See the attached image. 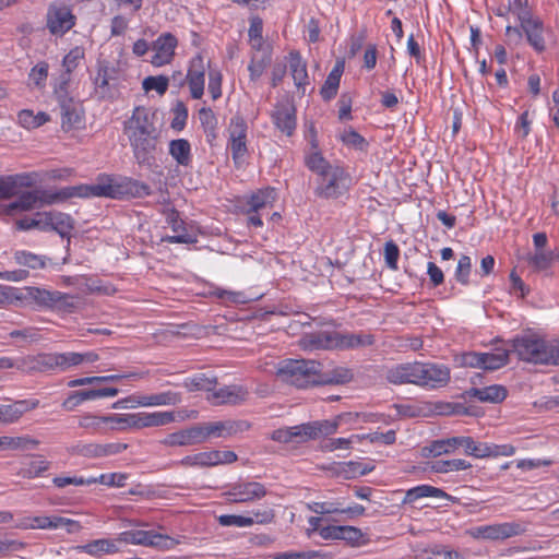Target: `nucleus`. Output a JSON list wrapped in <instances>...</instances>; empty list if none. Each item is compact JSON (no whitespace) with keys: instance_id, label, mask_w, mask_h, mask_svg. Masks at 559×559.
Here are the masks:
<instances>
[{"instance_id":"obj_11","label":"nucleus","mask_w":559,"mask_h":559,"mask_svg":"<svg viewBox=\"0 0 559 559\" xmlns=\"http://www.w3.org/2000/svg\"><path fill=\"white\" fill-rule=\"evenodd\" d=\"M525 532V525L519 522H503L472 527L467 534L476 539L502 540L519 536Z\"/></svg>"},{"instance_id":"obj_45","label":"nucleus","mask_w":559,"mask_h":559,"mask_svg":"<svg viewBox=\"0 0 559 559\" xmlns=\"http://www.w3.org/2000/svg\"><path fill=\"white\" fill-rule=\"evenodd\" d=\"M216 384L215 378H209L203 373L186 378L182 385L189 391H212Z\"/></svg>"},{"instance_id":"obj_40","label":"nucleus","mask_w":559,"mask_h":559,"mask_svg":"<svg viewBox=\"0 0 559 559\" xmlns=\"http://www.w3.org/2000/svg\"><path fill=\"white\" fill-rule=\"evenodd\" d=\"M510 348H496L493 352L483 353V369L497 370L509 361Z\"/></svg>"},{"instance_id":"obj_28","label":"nucleus","mask_w":559,"mask_h":559,"mask_svg":"<svg viewBox=\"0 0 559 559\" xmlns=\"http://www.w3.org/2000/svg\"><path fill=\"white\" fill-rule=\"evenodd\" d=\"M305 164L309 170L316 173L319 176L326 174L334 165H331L322 155L318 147L317 140L311 141V147L306 153Z\"/></svg>"},{"instance_id":"obj_12","label":"nucleus","mask_w":559,"mask_h":559,"mask_svg":"<svg viewBox=\"0 0 559 559\" xmlns=\"http://www.w3.org/2000/svg\"><path fill=\"white\" fill-rule=\"evenodd\" d=\"M236 460L237 455L233 451L212 450L186 455L177 464L185 467H212L230 464Z\"/></svg>"},{"instance_id":"obj_15","label":"nucleus","mask_w":559,"mask_h":559,"mask_svg":"<svg viewBox=\"0 0 559 559\" xmlns=\"http://www.w3.org/2000/svg\"><path fill=\"white\" fill-rule=\"evenodd\" d=\"M76 17L66 5H50L47 11V28L51 35L63 36L75 25Z\"/></svg>"},{"instance_id":"obj_63","label":"nucleus","mask_w":559,"mask_h":559,"mask_svg":"<svg viewBox=\"0 0 559 559\" xmlns=\"http://www.w3.org/2000/svg\"><path fill=\"white\" fill-rule=\"evenodd\" d=\"M399 258H400L399 246L392 240L386 241L384 245V261H385L386 266L390 270H393V271L397 270Z\"/></svg>"},{"instance_id":"obj_49","label":"nucleus","mask_w":559,"mask_h":559,"mask_svg":"<svg viewBox=\"0 0 559 559\" xmlns=\"http://www.w3.org/2000/svg\"><path fill=\"white\" fill-rule=\"evenodd\" d=\"M17 120L22 127L34 129L43 126L48 120V116L45 112L35 115L33 111L25 109L19 112Z\"/></svg>"},{"instance_id":"obj_30","label":"nucleus","mask_w":559,"mask_h":559,"mask_svg":"<svg viewBox=\"0 0 559 559\" xmlns=\"http://www.w3.org/2000/svg\"><path fill=\"white\" fill-rule=\"evenodd\" d=\"M247 390L239 385H228L218 389L210 397L215 404H236L245 400Z\"/></svg>"},{"instance_id":"obj_48","label":"nucleus","mask_w":559,"mask_h":559,"mask_svg":"<svg viewBox=\"0 0 559 559\" xmlns=\"http://www.w3.org/2000/svg\"><path fill=\"white\" fill-rule=\"evenodd\" d=\"M85 58V49L82 46L73 47L62 59L63 71L61 73L72 74Z\"/></svg>"},{"instance_id":"obj_44","label":"nucleus","mask_w":559,"mask_h":559,"mask_svg":"<svg viewBox=\"0 0 559 559\" xmlns=\"http://www.w3.org/2000/svg\"><path fill=\"white\" fill-rule=\"evenodd\" d=\"M471 467L472 464L462 459L440 460L433 462L430 466L431 471L441 474L466 471Z\"/></svg>"},{"instance_id":"obj_57","label":"nucleus","mask_w":559,"mask_h":559,"mask_svg":"<svg viewBox=\"0 0 559 559\" xmlns=\"http://www.w3.org/2000/svg\"><path fill=\"white\" fill-rule=\"evenodd\" d=\"M168 78L164 75L147 76L143 80L142 86L145 92L155 91L163 95L168 88Z\"/></svg>"},{"instance_id":"obj_25","label":"nucleus","mask_w":559,"mask_h":559,"mask_svg":"<svg viewBox=\"0 0 559 559\" xmlns=\"http://www.w3.org/2000/svg\"><path fill=\"white\" fill-rule=\"evenodd\" d=\"M201 433L198 426H192L167 435L160 443L166 447H186L202 443Z\"/></svg>"},{"instance_id":"obj_18","label":"nucleus","mask_w":559,"mask_h":559,"mask_svg":"<svg viewBox=\"0 0 559 559\" xmlns=\"http://www.w3.org/2000/svg\"><path fill=\"white\" fill-rule=\"evenodd\" d=\"M266 488L258 481H240L230 486L226 491L227 500L235 503H245L260 500L266 496Z\"/></svg>"},{"instance_id":"obj_51","label":"nucleus","mask_w":559,"mask_h":559,"mask_svg":"<svg viewBox=\"0 0 559 559\" xmlns=\"http://www.w3.org/2000/svg\"><path fill=\"white\" fill-rule=\"evenodd\" d=\"M555 259L552 251L536 250V252L528 257V263L536 271H544L548 269Z\"/></svg>"},{"instance_id":"obj_54","label":"nucleus","mask_w":559,"mask_h":559,"mask_svg":"<svg viewBox=\"0 0 559 559\" xmlns=\"http://www.w3.org/2000/svg\"><path fill=\"white\" fill-rule=\"evenodd\" d=\"M82 402L94 401L105 397H115L118 395L119 390L117 388H103V389H90L79 390Z\"/></svg>"},{"instance_id":"obj_22","label":"nucleus","mask_w":559,"mask_h":559,"mask_svg":"<svg viewBox=\"0 0 559 559\" xmlns=\"http://www.w3.org/2000/svg\"><path fill=\"white\" fill-rule=\"evenodd\" d=\"M61 127L69 131L79 129L84 122V109L82 103L75 97L64 103H59Z\"/></svg>"},{"instance_id":"obj_21","label":"nucleus","mask_w":559,"mask_h":559,"mask_svg":"<svg viewBox=\"0 0 559 559\" xmlns=\"http://www.w3.org/2000/svg\"><path fill=\"white\" fill-rule=\"evenodd\" d=\"M271 117L274 126L281 132L288 136L294 133L297 126L296 108L290 102L284 100L277 103Z\"/></svg>"},{"instance_id":"obj_20","label":"nucleus","mask_w":559,"mask_h":559,"mask_svg":"<svg viewBox=\"0 0 559 559\" xmlns=\"http://www.w3.org/2000/svg\"><path fill=\"white\" fill-rule=\"evenodd\" d=\"M205 69L206 67L202 55H197L191 59L187 73V83L193 99H200L204 94Z\"/></svg>"},{"instance_id":"obj_34","label":"nucleus","mask_w":559,"mask_h":559,"mask_svg":"<svg viewBox=\"0 0 559 559\" xmlns=\"http://www.w3.org/2000/svg\"><path fill=\"white\" fill-rule=\"evenodd\" d=\"M460 448V437H451L432 441L423 449L425 456H440L455 453Z\"/></svg>"},{"instance_id":"obj_50","label":"nucleus","mask_w":559,"mask_h":559,"mask_svg":"<svg viewBox=\"0 0 559 559\" xmlns=\"http://www.w3.org/2000/svg\"><path fill=\"white\" fill-rule=\"evenodd\" d=\"M353 378V373L349 369L344 367H337L331 371L329 374H322L320 372V384H330V383H346L350 381Z\"/></svg>"},{"instance_id":"obj_60","label":"nucleus","mask_w":559,"mask_h":559,"mask_svg":"<svg viewBox=\"0 0 559 559\" xmlns=\"http://www.w3.org/2000/svg\"><path fill=\"white\" fill-rule=\"evenodd\" d=\"M326 556L318 550L285 551L273 556L272 559H324Z\"/></svg>"},{"instance_id":"obj_1","label":"nucleus","mask_w":559,"mask_h":559,"mask_svg":"<svg viewBox=\"0 0 559 559\" xmlns=\"http://www.w3.org/2000/svg\"><path fill=\"white\" fill-rule=\"evenodd\" d=\"M150 194L151 188L142 181L129 177L102 175L93 185H79L60 189L51 197L50 202L92 197L110 199L144 198Z\"/></svg>"},{"instance_id":"obj_24","label":"nucleus","mask_w":559,"mask_h":559,"mask_svg":"<svg viewBox=\"0 0 559 559\" xmlns=\"http://www.w3.org/2000/svg\"><path fill=\"white\" fill-rule=\"evenodd\" d=\"M119 543L118 537L115 539L98 538L87 544L76 546L75 549L79 552H84L92 557H102L104 555H114L119 552Z\"/></svg>"},{"instance_id":"obj_58","label":"nucleus","mask_w":559,"mask_h":559,"mask_svg":"<svg viewBox=\"0 0 559 559\" xmlns=\"http://www.w3.org/2000/svg\"><path fill=\"white\" fill-rule=\"evenodd\" d=\"M472 271V259L468 255H462L459 259L455 270V278L462 285L469 283V274Z\"/></svg>"},{"instance_id":"obj_37","label":"nucleus","mask_w":559,"mask_h":559,"mask_svg":"<svg viewBox=\"0 0 559 559\" xmlns=\"http://www.w3.org/2000/svg\"><path fill=\"white\" fill-rule=\"evenodd\" d=\"M40 203L41 200L38 191H26L8 205L7 212L13 214L15 212L31 211L40 205Z\"/></svg>"},{"instance_id":"obj_33","label":"nucleus","mask_w":559,"mask_h":559,"mask_svg":"<svg viewBox=\"0 0 559 559\" xmlns=\"http://www.w3.org/2000/svg\"><path fill=\"white\" fill-rule=\"evenodd\" d=\"M51 85L53 96L58 104L75 98L71 74L60 73L52 80Z\"/></svg>"},{"instance_id":"obj_29","label":"nucleus","mask_w":559,"mask_h":559,"mask_svg":"<svg viewBox=\"0 0 559 559\" xmlns=\"http://www.w3.org/2000/svg\"><path fill=\"white\" fill-rule=\"evenodd\" d=\"M427 497L444 499V498H449V495L440 488L424 484V485H418L416 487L408 489L403 499V503L411 504L421 498H427Z\"/></svg>"},{"instance_id":"obj_59","label":"nucleus","mask_w":559,"mask_h":559,"mask_svg":"<svg viewBox=\"0 0 559 559\" xmlns=\"http://www.w3.org/2000/svg\"><path fill=\"white\" fill-rule=\"evenodd\" d=\"M52 483L58 488H63L69 485L74 486H88L95 484L93 477L84 478L82 476H57L52 479Z\"/></svg>"},{"instance_id":"obj_39","label":"nucleus","mask_w":559,"mask_h":559,"mask_svg":"<svg viewBox=\"0 0 559 559\" xmlns=\"http://www.w3.org/2000/svg\"><path fill=\"white\" fill-rule=\"evenodd\" d=\"M79 427L91 433L105 432L108 423V415L98 416L93 413H85L78 418Z\"/></svg>"},{"instance_id":"obj_10","label":"nucleus","mask_w":559,"mask_h":559,"mask_svg":"<svg viewBox=\"0 0 559 559\" xmlns=\"http://www.w3.org/2000/svg\"><path fill=\"white\" fill-rule=\"evenodd\" d=\"M165 221L173 230V235H166L162 241L168 243H195L198 241V233L192 224L186 223L177 210L167 209L164 212Z\"/></svg>"},{"instance_id":"obj_43","label":"nucleus","mask_w":559,"mask_h":559,"mask_svg":"<svg viewBox=\"0 0 559 559\" xmlns=\"http://www.w3.org/2000/svg\"><path fill=\"white\" fill-rule=\"evenodd\" d=\"M15 263L33 270L44 269L46 266V257L35 254L26 250H17L13 254Z\"/></svg>"},{"instance_id":"obj_13","label":"nucleus","mask_w":559,"mask_h":559,"mask_svg":"<svg viewBox=\"0 0 559 559\" xmlns=\"http://www.w3.org/2000/svg\"><path fill=\"white\" fill-rule=\"evenodd\" d=\"M118 540L130 545L152 546L158 548H170L174 544L173 539L166 535L143 530L121 532L118 534Z\"/></svg>"},{"instance_id":"obj_38","label":"nucleus","mask_w":559,"mask_h":559,"mask_svg":"<svg viewBox=\"0 0 559 559\" xmlns=\"http://www.w3.org/2000/svg\"><path fill=\"white\" fill-rule=\"evenodd\" d=\"M169 154L180 166L188 167L192 162L191 145L186 139L171 140Z\"/></svg>"},{"instance_id":"obj_14","label":"nucleus","mask_w":559,"mask_h":559,"mask_svg":"<svg viewBox=\"0 0 559 559\" xmlns=\"http://www.w3.org/2000/svg\"><path fill=\"white\" fill-rule=\"evenodd\" d=\"M20 526L32 530L64 528L68 533H76L81 530V524L78 521L59 515L26 518Z\"/></svg>"},{"instance_id":"obj_16","label":"nucleus","mask_w":559,"mask_h":559,"mask_svg":"<svg viewBox=\"0 0 559 559\" xmlns=\"http://www.w3.org/2000/svg\"><path fill=\"white\" fill-rule=\"evenodd\" d=\"M178 46V39L171 33H162L152 44V56L150 62L154 67L169 64L175 56Z\"/></svg>"},{"instance_id":"obj_47","label":"nucleus","mask_w":559,"mask_h":559,"mask_svg":"<svg viewBox=\"0 0 559 559\" xmlns=\"http://www.w3.org/2000/svg\"><path fill=\"white\" fill-rule=\"evenodd\" d=\"M460 448H463L467 455H472L477 459L488 457V452H486L488 449L487 443L476 442L471 437L461 436Z\"/></svg>"},{"instance_id":"obj_35","label":"nucleus","mask_w":559,"mask_h":559,"mask_svg":"<svg viewBox=\"0 0 559 559\" xmlns=\"http://www.w3.org/2000/svg\"><path fill=\"white\" fill-rule=\"evenodd\" d=\"M49 224L50 230L56 231L62 238H70L72 230L74 229V221L69 214L49 211Z\"/></svg>"},{"instance_id":"obj_5","label":"nucleus","mask_w":559,"mask_h":559,"mask_svg":"<svg viewBox=\"0 0 559 559\" xmlns=\"http://www.w3.org/2000/svg\"><path fill=\"white\" fill-rule=\"evenodd\" d=\"M509 345L522 361L557 366L556 341L547 342L535 333H523L509 341Z\"/></svg>"},{"instance_id":"obj_61","label":"nucleus","mask_w":559,"mask_h":559,"mask_svg":"<svg viewBox=\"0 0 559 559\" xmlns=\"http://www.w3.org/2000/svg\"><path fill=\"white\" fill-rule=\"evenodd\" d=\"M341 140L345 145L359 151H365L367 147L366 140L353 129L344 131L341 135Z\"/></svg>"},{"instance_id":"obj_36","label":"nucleus","mask_w":559,"mask_h":559,"mask_svg":"<svg viewBox=\"0 0 559 559\" xmlns=\"http://www.w3.org/2000/svg\"><path fill=\"white\" fill-rule=\"evenodd\" d=\"M117 71L114 67L107 62H98L97 72L94 78L95 88L103 95L106 96L110 90V82L116 79Z\"/></svg>"},{"instance_id":"obj_56","label":"nucleus","mask_w":559,"mask_h":559,"mask_svg":"<svg viewBox=\"0 0 559 559\" xmlns=\"http://www.w3.org/2000/svg\"><path fill=\"white\" fill-rule=\"evenodd\" d=\"M217 521L222 526L250 527L253 525L251 516L237 514H222Z\"/></svg>"},{"instance_id":"obj_62","label":"nucleus","mask_w":559,"mask_h":559,"mask_svg":"<svg viewBox=\"0 0 559 559\" xmlns=\"http://www.w3.org/2000/svg\"><path fill=\"white\" fill-rule=\"evenodd\" d=\"M93 478L95 479V484L99 483L109 487H123L128 479V475L123 473H108Z\"/></svg>"},{"instance_id":"obj_53","label":"nucleus","mask_w":559,"mask_h":559,"mask_svg":"<svg viewBox=\"0 0 559 559\" xmlns=\"http://www.w3.org/2000/svg\"><path fill=\"white\" fill-rule=\"evenodd\" d=\"M209 92L213 100L218 99L222 96V81L223 75L218 68L211 67L209 63Z\"/></svg>"},{"instance_id":"obj_26","label":"nucleus","mask_w":559,"mask_h":559,"mask_svg":"<svg viewBox=\"0 0 559 559\" xmlns=\"http://www.w3.org/2000/svg\"><path fill=\"white\" fill-rule=\"evenodd\" d=\"M136 430L152 427H163L176 420L173 411H156L152 413H136Z\"/></svg>"},{"instance_id":"obj_55","label":"nucleus","mask_w":559,"mask_h":559,"mask_svg":"<svg viewBox=\"0 0 559 559\" xmlns=\"http://www.w3.org/2000/svg\"><path fill=\"white\" fill-rule=\"evenodd\" d=\"M341 539L346 540L352 546H361L367 543V538L360 528L347 525L342 527Z\"/></svg>"},{"instance_id":"obj_2","label":"nucleus","mask_w":559,"mask_h":559,"mask_svg":"<svg viewBox=\"0 0 559 559\" xmlns=\"http://www.w3.org/2000/svg\"><path fill=\"white\" fill-rule=\"evenodd\" d=\"M384 377L393 385L414 384L425 390H436L448 384L450 369L441 364L413 361L389 367Z\"/></svg>"},{"instance_id":"obj_31","label":"nucleus","mask_w":559,"mask_h":559,"mask_svg":"<svg viewBox=\"0 0 559 559\" xmlns=\"http://www.w3.org/2000/svg\"><path fill=\"white\" fill-rule=\"evenodd\" d=\"M468 396L480 402L499 403L507 396V390L502 385L493 384L485 388H472Z\"/></svg>"},{"instance_id":"obj_3","label":"nucleus","mask_w":559,"mask_h":559,"mask_svg":"<svg viewBox=\"0 0 559 559\" xmlns=\"http://www.w3.org/2000/svg\"><path fill=\"white\" fill-rule=\"evenodd\" d=\"M127 134L134 158L140 165H151L157 146V129L154 115L145 107H136L132 116L124 122Z\"/></svg>"},{"instance_id":"obj_46","label":"nucleus","mask_w":559,"mask_h":559,"mask_svg":"<svg viewBox=\"0 0 559 559\" xmlns=\"http://www.w3.org/2000/svg\"><path fill=\"white\" fill-rule=\"evenodd\" d=\"M49 66L46 61L36 63L28 73L29 84L38 90H43L46 86L48 79Z\"/></svg>"},{"instance_id":"obj_52","label":"nucleus","mask_w":559,"mask_h":559,"mask_svg":"<svg viewBox=\"0 0 559 559\" xmlns=\"http://www.w3.org/2000/svg\"><path fill=\"white\" fill-rule=\"evenodd\" d=\"M508 11L516 16L520 24L528 22L533 19L532 11L528 8L526 0H510Z\"/></svg>"},{"instance_id":"obj_27","label":"nucleus","mask_w":559,"mask_h":559,"mask_svg":"<svg viewBox=\"0 0 559 559\" xmlns=\"http://www.w3.org/2000/svg\"><path fill=\"white\" fill-rule=\"evenodd\" d=\"M276 199L277 192L274 188L267 187L258 190L255 193L250 195L247 202L249 213L261 212L262 210L273 207Z\"/></svg>"},{"instance_id":"obj_23","label":"nucleus","mask_w":559,"mask_h":559,"mask_svg":"<svg viewBox=\"0 0 559 559\" xmlns=\"http://www.w3.org/2000/svg\"><path fill=\"white\" fill-rule=\"evenodd\" d=\"M288 64L295 86L305 94L306 87L310 84L306 61L298 51H292L288 56Z\"/></svg>"},{"instance_id":"obj_6","label":"nucleus","mask_w":559,"mask_h":559,"mask_svg":"<svg viewBox=\"0 0 559 559\" xmlns=\"http://www.w3.org/2000/svg\"><path fill=\"white\" fill-rule=\"evenodd\" d=\"M321 364L316 360L284 359L278 362L276 376L297 388L320 384Z\"/></svg>"},{"instance_id":"obj_4","label":"nucleus","mask_w":559,"mask_h":559,"mask_svg":"<svg viewBox=\"0 0 559 559\" xmlns=\"http://www.w3.org/2000/svg\"><path fill=\"white\" fill-rule=\"evenodd\" d=\"M374 338L366 333H341L336 331H318L305 334L300 346L305 350L354 349L372 345Z\"/></svg>"},{"instance_id":"obj_64","label":"nucleus","mask_w":559,"mask_h":559,"mask_svg":"<svg viewBox=\"0 0 559 559\" xmlns=\"http://www.w3.org/2000/svg\"><path fill=\"white\" fill-rule=\"evenodd\" d=\"M249 41L253 49L260 50L263 46L262 21L253 20L249 27Z\"/></svg>"},{"instance_id":"obj_7","label":"nucleus","mask_w":559,"mask_h":559,"mask_svg":"<svg viewBox=\"0 0 559 559\" xmlns=\"http://www.w3.org/2000/svg\"><path fill=\"white\" fill-rule=\"evenodd\" d=\"M338 418L334 420H317L292 427L276 429L272 432L271 439L281 443L307 442L321 436H330L337 431Z\"/></svg>"},{"instance_id":"obj_32","label":"nucleus","mask_w":559,"mask_h":559,"mask_svg":"<svg viewBox=\"0 0 559 559\" xmlns=\"http://www.w3.org/2000/svg\"><path fill=\"white\" fill-rule=\"evenodd\" d=\"M521 28L524 31L530 45L536 51L540 52L545 49L543 23L539 19L533 17L528 22L522 23Z\"/></svg>"},{"instance_id":"obj_9","label":"nucleus","mask_w":559,"mask_h":559,"mask_svg":"<svg viewBox=\"0 0 559 559\" xmlns=\"http://www.w3.org/2000/svg\"><path fill=\"white\" fill-rule=\"evenodd\" d=\"M228 142L227 148L231 153L233 160L237 167L245 164L248 153L247 147V133L248 126L246 121L239 117H233L228 127Z\"/></svg>"},{"instance_id":"obj_19","label":"nucleus","mask_w":559,"mask_h":559,"mask_svg":"<svg viewBox=\"0 0 559 559\" xmlns=\"http://www.w3.org/2000/svg\"><path fill=\"white\" fill-rule=\"evenodd\" d=\"M38 180L35 173H22L0 176V200H8L16 195L20 188L33 187Z\"/></svg>"},{"instance_id":"obj_42","label":"nucleus","mask_w":559,"mask_h":559,"mask_svg":"<svg viewBox=\"0 0 559 559\" xmlns=\"http://www.w3.org/2000/svg\"><path fill=\"white\" fill-rule=\"evenodd\" d=\"M342 73H343V64L342 63H337L334 67V69L329 73V75L321 88V95L324 99H331L336 95L337 88L340 86Z\"/></svg>"},{"instance_id":"obj_8","label":"nucleus","mask_w":559,"mask_h":559,"mask_svg":"<svg viewBox=\"0 0 559 559\" xmlns=\"http://www.w3.org/2000/svg\"><path fill=\"white\" fill-rule=\"evenodd\" d=\"M321 177V183L316 189V194L324 199H335L347 192L352 178L345 169L334 165L326 174Z\"/></svg>"},{"instance_id":"obj_41","label":"nucleus","mask_w":559,"mask_h":559,"mask_svg":"<svg viewBox=\"0 0 559 559\" xmlns=\"http://www.w3.org/2000/svg\"><path fill=\"white\" fill-rule=\"evenodd\" d=\"M31 370L35 371H49L58 370V355L57 353L38 354L28 358Z\"/></svg>"},{"instance_id":"obj_17","label":"nucleus","mask_w":559,"mask_h":559,"mask_svg":"<svg viewBox=\"0 0 559 559\" xmlns=\"http://www.w3.org/2000/svg\"><path fill=\"white\" fill-rule=\"evenodd\" d=\"M131 405L130 407H158V406H175L182 401L181 393L176 391H164L153 394H134L127 400Z\"/></svg>"}]
</instances>
